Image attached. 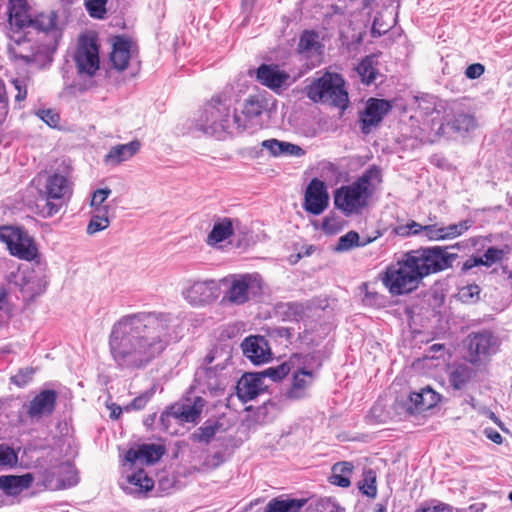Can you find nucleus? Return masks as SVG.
<instances>
[{
    "instance_id": "45",
    "label": "nucleus",
    "mask_w": 512,
    "mask_h": 512,
    "mask_svg": "<svg viewBox=\"0 0 512 512\" xmlns=\"http://www.w3.org/2000/svg\"><path fill=\"white\" fill-rule=\"evenodd\" d=\"M472 222L470 220H463L456 224H450L446 227H441L443 232V240L454 239L465 233L470 227Z\"/></svg>"
},
{
    "instance_id": "49",
    "label": "nucleus",
    "mask_w": 512,
    "mask_h": 512,
    "mask_svg": "<svg viewBox=\"0 0 512 512\" xmlns=\"http://www.w3.org/2000/svg\"><path fill=\"white\" fill-rule=\"evenodd\" d=\"M481 289L476 284H469L459 290L458 296L463 303H475L480 299Z\"/></svg>"
},
{
    "instance_id": "40",
    "label": "nucleus",
    "mask_w": 512,
    "mask_h": 512,
    "mask_svg": "<svg viewBox=\"0 0 512 512\" xmlns=\"http://www.w3.org/2000/svg\"><path fill=\"white\" fill-rule=\"evenodd\" d=\"M46 289V283L37 275H31L27 281L21 284V292L29 299H34Z\"/></svg>"
},
{
    "instance_id": "39",
    "label": "nucleus",
    "mask_w": 512,
    "mask_h": 512,
    "mask_svg": "<svg viewBox=\"0 0 512 512\" xmlns=\"http://www.w3.org/2000/svg\"><path fill=\"white\" fill-rule=\"evenodd\" d=\"M296 358H297V356L295 355V356L291 357L288 362H284L275 367H269V368L265 369L264 371L260 372L259 374H260L262 381L264 382V379L266 377L270 378L271 380H273L275 382L282 380L290 372Z\"/></svg>"
},
{
    "instance_id": "20",
    "label": "nucleus",
    "mask_w": 512,
    "mask_h": 512,
    "mask_svg": "<svg viewBox=\"0 0 512 512\" xmlns=\"http://www.w3.org/2000/svg\"><path fill=\"white\" fill-rule=\"evenodd\" d=\"M256 78L262 85L275 91L291 83L289 73L274 64L260 65L256 71Z\"/></svg>"
},
{
    "instance_id": "16",
    "label": "nucleus",
    "mask_w": 512,
    "mask_h": 512,
    "mask_svg": "<svg viewBox=\"0 0 512 512\" xmlns=\"http://www.w3.org/2000/svg\"><path fill=\"white\" fill-rule=\"evenodd\" d=\"M57 398L58 393L55 390H41L25 406L26 415L31 420H39L52 415L56 408Z\"/></svg>"
},
{
    "instance_id": "13",
    "label": "nucleus",
    "mask_w": 512,
    "mask_h": 512,
    "mask_svg": "<svg viewBox=\"0 0 512 512\" xmlns=\"http://www.w3.org/2000/svg\"><path fill=\"white\" fill-rule=\"evenodd\" d=\"M324 44L320 41L319 33L314 30H304L300 35L297 52L307 61L309 68L321 64Z\"/></svg>"
},
{
    "instance_id": "46",
    "label": "nucleus",
    "mask_w": 512,
    "mask_h": 512,
    "mask_svg": "<svg viewBox=\"0 0 512 512\" xmlns=\"http://www.w3.org/2000/svg\"><path fill=\"white\" fill-rule=\"evenodd\" d=\"M357 72L364 83H372L376 78V69L373 66V60L370 57L363 59L357 66Z\"/></svg>"
},
{
    "instance_id": "51",
    "label": "nucleus",
    "mask_w": 512,
    "mask_h": 512,
    "mask_svg": "<svg viewBox=\"0 0 512 512\" xmlns=\"http://www.w3.org/2000/svg\"><path fill=\"white\" fill-rule=\"evenodd\" d=\"M504 256V251L502 249L496 247H489L485 253L479 257L481 260L480 265L491 266L494 263H497L502 260Z\"/></svg>"
},
{
    "instance_id": "14",
    "label": "nucleus",
    "mask_w": 512,
    "mask_h": 512,
    "mask_svg": "<svg viewBox=\"0 0 512 512\" xmlns=\"http://www.w3.org/2000/svg\"><path fill=\"white\" fill-rule=\"evenodd\" d=\"M467 347L470 362L477 363L481 357L494 354L497 351L498 342L492 332L483 330L468 335Z\"/></svg>"
},
{
    "instance_id": "60",
    "label": "nucleus",
    "mask_w": 512,
    "mask_h": 512,
    "mask_svg": "<svg viewBox=\"0 0 512 512\" xmlns=\"http://www.w3.org/2000/svg\"><path fill=\"white\" fill-rule=\"evenodd\" d=\"M41 119L50 127H57L60 122L59 114L50 109L41 111Z\"/></svg>"
},
{
    "instance_id": "47",
    "label": "nucleus",
    "mask_w": 512,
    "mask_h": 512,
    "mask_svg": "<svg viewBox=\"0 0 512 512\" xmlns=\"http://www.w3.org/2000/svg\"><path fill=\"white\" fill-rule=\"evenodd\" d=\"M107 2L108 0H84V5L92 18L104 19L107 13Z\"/></svg>"
},
{
    "instance_id": "35",
    "label": "nucleus",
    "mask_w": 512,
    "mask_h": 512,
    "mask_svg": "<svg viewBox=\"0 0 512 512\" xmlns=\"http://www.w3.org/2000/svg\"><path fill=\"white\" fill-rule=\"evenodd\" d=\"M304 504L305 500L274 498L267 504L265 512H299Z\"/></svg>"
},
{
    "instance_id": "23",
    "label": "nucleus",
    "mask_w": 512,
    "mask_h": 512,
    "mask_svg": "<svg viewBox=\"0 0 512 512\" xmlns=\"http://www.w3.org/2000/svg\"><path fill=\"white\" fill-rule=\"evenodd\" d=\"M391 105L387 100L371 98L366 105L361 118L362 131L369 133L371 128L378 125L383 117L390 111Z\"/></svg>"
},
{
    "instance_id": "31",
    "label": "nucleus",
    "mask_w": 512,
    "mask_h": 512,
    "mask_svg": "<svg viewBox=\"0 0 512 512\" xmlns=\"http://www.w3.org/2000/svg\"><path fill=\"white\" fill-rule=\"evenodd\" d=\"M58 13L55 10L39 12L32 16L30 28L45 34L57 30Z\"/></svg>"
},
{
    "instance_id": "10",
    "label": "nucleus",
    "mask_w": 512,
    "mask_h": 512,
    "mask_svg": "<svg viewBox=\"0 0 512 512\" xmlns=\"http://www.w3.org/2000/svg\"><path fill=\"white\" fill-rule=\"evenodd\" d=\"M73 59L80 75L93 77L97 73L100 68L99 45L94 33L79 36Z\"/></svg>"
},
{
    "instance_id": "22",
    "label": "nucleus",
    "mask_w": 512,
    "mask_h": 512,
    "mask_svg": "<svg viewBox=\"0 0 512 512\" xmlns=\"http://www.w3.org/2000/svg\"><path fill=\"white\" fill-rule=\"evenodd\" d=\"M266 387L259 373H246L237 382L236 394L243 403H246L264 392Z\"/></svg>"
},
{
    "instance_id": "8",
    "label": "nucleus",
    "mask_w": 512,
    "mask_h": 512,
    "mask_svg": "<svg viewBox=\"0 0 512 512\" xmlns=\"http://www.w3.org/2000/svg\"><path fill=\"white\" fill-rule=\"evenodd\" d=\"M411 262L414 264L422 280L431 275L452 267L457 254L447 252L441 246L420 248L408 251Z\"/></svg>"
},
{
    "instance_id": "54",
    "label": "nucleus",
    "mask_w": 512,
    "mask_h": 512,
    "mask_svg": "<svg viewBox=\"0 0 512 512\" xmlns=\"http://www.w3.org/2000/svg\"><path fill=\"white\" fill-rule=\"evenodd\" d=\"M111 190L108 188L105 189H97L92 194L90 206L93 208V211H98V209H108V206L103 205L108 196L110 195Z\"/></svg>"
},
{
    "instance_id": "33",
    "label": "nucleus",
    "mask_w": 512,
    "mask_h": 512,
    "mask_svg": "<svg viewBox=\"0 0 512 512\" xmlns=\"http://www.w3.org/2000/svg\"><path fill=\"white\" fill-rule=\"evenodd\" d=\"M68 189L67 178L63 175L53 174L47 180L46 195L49 199L63 198Z\"/></svg>"
},
{
    "instance_id": "24",
    "label": "nucleus",
    "mask_w": 512,
    "mask_h": 512,
    "mask_svg": "<svg viewBox=\"0 0 512 512\" xmlns=\"http://www.w3.org/2000/svg\"><path fill=\"white\" fill-rule=\"evenodd\" d=\"M314 381V374L303 368L293 372L292 383L286 392V397L291 400H299L307 396L308 390Z\"/></svg>"
},
{
    "instance_id": "7",
    "label": "nucleus",
    "mask_w": 512,
    "mask_h": 512,
    "mask_svg": "<svg viewBox=\"0 0 512 512\" xmlns=\"http://www.w3.org/2000/svg\"><path fill=\"white\" fill-rule=\"evenodd\" d=\"M227 286L224 300L243 305L262 294L263 280L258 273L232 274L222 280Z\"/></svg>"
},
{
    "instance_id": "4",
    "label": "nucleus",
    "mask_w": 512,
    "mask_h": 512,
    "mask_svg": "<svg viewBox=\"0 0 512 512\" xmlns=\"http://www.w3.org/2000/svg\"><path fill=\"white\" fill-rule=\"evenodd\" d=\"M165 452V446L156 443L142 444L136 450L130 448V485L134 486L130 487V494L145 495L153 489V478L146 469L138 465H153Z\"/></svg>"
},
{
    "instance_id": "9",
    "label": "nucleus",
    "mask_w": 512,
    "mask_h": 512,
    "mask_svg": "<svg viewBox=\"0 0 512 512\" xmlns=\"http://www.w3.org/2000/svg\"><path fill=\"white\" fill-rule=\"evenodd\" d=\"M0 241L6 244L12 256L21 260L33 261L38 257L37 245L23 227L1 226Z\"/></svg>"
},
{
    "instance_id": "55",
    "label": "nucleus",
    "mask_w": 512,
    "mask_h": 512,
    "mask_svg": "<svg viewBox=\"0 0 512 512\" xmlns=\"http://www.w3.org/2000/svg\"><path fill=\"white\" fill-rule=\"evenodd\" d=\"M155 394V386L150 387L149 389L145 390L143 393L135 397L130 402V409L133 410H142L147 403L151 400L153 395Z\"/></svg>"
},
{
    "instance_id": "1",
    "label": "nucleus",
    "mask_w": 512,
    "mask_h": 512,
    "mask_svg": "<svg viewBox=\"0 0 512 512\" xmlns=\"http://www.w3.org/2000/svg\"><path fill=\"white\" fill-rule=\"evenodd\" d=\"M181 337L180 321L170 314L130 315V366L144 367Z\"/></svg>"
},
{
    "instance_id": "18",
    "label": "nucleus",
    "mask_w": 512,
    "mask_h": 512,
    "mask_svg": "<svg viewBox=\"0 0 512 512\" xmlns=\"http://www.w3.org/2000/svg\"><path fill=\"white\" fill-rule=\"evenodd\" d=\"M205 406V400L196 396L193 400L186 399L182 403H175L169 408L168 416L181 423H197Z\"/></svg>"
},
{
    "instance_id": "32",
    "label": "nucleus",
    "mask_w": 512,
    "mask_h": 512,
    "mask_svg": "<svg viewBox=\"0 0 512 512\" xmlns=\"http://www.w3.org/2000/svg\"><path fill=\"white\" fill-rule=\"evenodd\" d=\"M474 376L475 371L473 368L466 364H460L449 373V383L454 389L460 390L464 388Z\"/></svg>"
},
{
    "instance_id": "2",
    "label": "nucleus",
    "mask_w": 512,
    "mask_h": 512,
    "mask_svg": "<svg viewBox=\"0 0 512 512\" xmlns=\"http://www.w3.org/2000/svg\"><path fill=\"white\" fill-rule=\"evenodd\" d=\"M193 126L197 131L218 138L247 129L246 123L242 122L236 110L218 98L212 99L197 112Z\"/></svg>"
},
{
    "instance_id": "26",
    "label": "nucleus",
    "mask_w": 512,
    "mask_h": 512,
    "mask_svg": "<svg viewBox=\"0 0 512 512\" xmlns=\"http://www.w3.org/2000/svg\"><path fill=\"white\" fill-rule=\"evenodd\" d=\"M34 481L31 473L0 476V489L9 496H17L28 489Z\"/></svg>"
},
{
    "instance_id": "56",
    "label": "nucleus",
    "mask_w": 512,
    "mask_h": 512,
    "mask_svg": "<svg viewBox=\"0 0 512 512\" xmlns=\"http://www.w3.org/2000/svg\"><path fill=\"white\" fill-rule=\"evenodd\" d=\"M9 113V98L6 91V85L0 78V124L6 119Z\"/></svg>"
},
{
    "instance_id": "62",
    "label": "nucleus",
    "mask_w": 512,
    "mask_h": 512,
    "mask_svg": "<svg viewBox=\"0 0 512 512\" xmlns=\"http://www.w3.org/2000/svg\"><path fill=\"white\" fill-rule=\"evenodd\" d=\"M128 145H120L113 147L110 152L106 155V162L119 163L121 161V156L123 154V150L126 149Z\"/></svg>"
},
{
    "instance_id": "17",
    "label": "nucleus",
    "mask_w": 512,
    "mask_h": 512,
    "mask_svg": "<svg viewBox=\"0 0 512 512\" xmlns=\"http://www.w3.org/2000/svg\"><path fill=\"white\" fill-rule=\"evenodd\" d=\"M29 10L30 6L26 0H9L7 6L9 34L26 33L25 29L30 28L32 19Z\"/></svg>"
},
{
    "instance_id": "3",
    "label": "nucleus",
    "mask_w": 512,
    "mask_h": 512,
    "mask_svg": "<svg viewBox=\"0 0 512 512\" xmlns=\"http://www.w3.org/2000/svg\"><path fill=\"white\" fill-rule=\"evenodd\" d=\"M372 181H381V170L377 166L367 169L356 181L341 186L334 192V205L345 215L359 213L371 196Z\"/></svg>"
},
{
    "instance_id": "25",
    "label": "nucleus",
    "mask_w": 512,
    "mask_h": 512,
    "mask_svg": "<svg viewBox=\"0 0 512 512\" xmlns=\"http://www.w3.org/2000/svg\"><path fill=\"white\" fill-rule=\"evenodd\" d=\"M440 400V395L429 386L421 388L418 392H412L409 396L410 413H419L434 407Z\"/></svg>"
},
{
    "instance_id": "34",
    "label": "nucleus",
    "mask_w": 512,
    "mask_h": 512,
    "mask_svg": "<svg viewBox=\"0 0 512 512\" xmlns=\"http://www.w3.org/2000/svg\"><path fill=\"white\" fill-rule=\"evenodd\" d=\"M333 474L330 477V482L339 487H349L351 484L350 476L353 472V464L350 462H338L332 467Z\"/></svg>"
},
{
    "instance_id": "27",
    "label": "nucleus",
    "mask_w": 512,
    "mask_h": 512,
    "mask_svg": "<svg viewBox=\"0 0 512 512\" xmlns=\"http://www.w3.org/2000/svg\"><path fill=\"white\" fill-rule=\"evenodd\" d=\"M225 365L217 364L215 367L202 368L196 372V382L202 392L209 391L213 395L221 389V382L217 376V371L224 370Z\"/></svg>"
},
{
    "instance_id": "5",
    "label": "nucleus",
    "mask_w": 512,
    "mask_h": 512,
    "mask_svg": "<svg viewBox=\"0 0 512 512\" xmlns=\"http://www.w3.org/2000/svg\"><path fill=\"white\" fill-rule=\"evenodd\" d=\"M381 280L392 296L409 294L415 291L422 282V278L407 252L386 267Z\"/></svg>"
},
{
    "instance_id": "48",
    "label": "nucleus",
    "mask_w": 512,
    "mask_h": 512,
    "mask_svg": "<svg viewBox=\"0 0 512 512\" xmlns=\"http://www.w3.org/2000/svg\"><path fill=\"white\" fill-rule=\"evenodd\" d=\"M36 369L33 367H24L10 377V382L19 388L27 386L33 379Z\"/></svg>"
},
{
    "instance_id": "44",
    "label": "nucleus",
    "mask_w": 512,
    "mask_h": 512,
    "mask_svg": "<svg viewBox=\"0 0 512 512\" xmlns=\"http://www.w3.org/2000/svg\"><path fill=\"white\" fill-rule=\"evenodd\" d=\"M455 508L450 504L442 502L437 499H431L429 501H425L422 503L415 512H454ZM456 512H461V510L456 509Z\"/></svg>"
},
{
    "instance_id": "12",
    "label": "nucleus",
    "mask_w": 512,
    "mask_h": 512,
    "mask_svg": "<svg viewBox=\"0 0 512 512\" xmlns=\"http://www.w3.org/2000/svg\"><path fill=\"white\" fill-rule=\"evenodd\" d=\"M220 286L215 280H189L182 290L184 299L193 306H203L215 301Z\"/></svg>"
},
{
    "instance_id": "61",
    "label": "nucleus",
    "mask_w": 512,
    "mask_h": 512,
    "mask_svg": "<svg viewBox=\"0 0 512 512\" xmlns=\"http://www.w3.org/2000/svg\"><path fill=\"white\" fill-rule=\"evenodd\" d=\"M485 71V68L480 63H474L469 65L465 70V75L469 79L479 78Z\"/></svg>"
},
{
    "instance_id": "57",
    "label": "nucleus",
    "mask_w": 512,
    "mask_h": 512,
    "mask_svg": "<svg viewBox=\"0 0 512 512\" xmlns=\"http://www.w3.org/2000/svg\"><path fill=\"white\" fill-rule=\"evenodd\" d=\"M423 231L424 226L415 221H411L405 225L399 226L397 229V233L401 236L418 235L423 233Z\"/></svg>"
},
{
    "instance_id": "21",
    "label": "nucleus",
    "mask_w": 512,
    "mask_h": 512,
    "mask_svg": "<svg viewBox=\"0 0 512 512\" xmlns=\"http://www.w3.org/2000/svg\"><path fill=\"white\" fill-rule=\"evenodd\" d=\"M241 348L243 354L256 365L268 362L272 356L268 341L260 335L245 338Z\"/></svg>"
},
{
    "instance_id": "53",
    "label": "nucleus",
    "mask_w": 512,
    "mask_h": 512,
    "mask_svg": "<svg viewBox=\"0 0 512 512\" xmlns=\"http://www.w3.org/2000/svg\"><path fill=\"white\" fill-rule=\"evenodd\" d=\"M305 153V150L299 145L286 141H280L279 156L302 157L305 155Z\"/></svg>"
},
{
    "instance_id": "50",
    "label": "nucleus",
    "mask_w": 512,
    "mask_h": 512,
    "mask_svg": "<svg viewBox=\"0 0 512 512\" xmlns=\"http://www.w3.org/2000/svg\"><path fill=\"white\" fill-rule=\"evenodd\" d=\"M359 489L368 497L374 498L377 494L376 476L372 470L367 471L364 474L362 484L359 485Z\"/></svg>"
},
{
    "instance_id": "64",
    "label": "nucleus",
    "mask_w": 512,
    "mask_h": 512,
    "mask_svg": "<svg viewBox=\"0 0 512 512\" xmlns=\"http://www.w3.org/2000/svg\"><path fill=\"white\" fill-rule=\"evenodd\" d=\"M317 508L320 512H337L338 510L337 504L328 498L321 499L317 505Z\"/></svg>"
},
{
    "instance_id": "30",
    "label": "nucleus",
    "mask_w": 512,
    "mask_h": 512,
    "mask_svg": "<svg viewBox=\"0 0 512 512\" xmlns=\"http://www.w3.org/2000/svg\"><path fill=\"white\" fill-rule=\"evenodd\" d=\"M234 233L233 220L228 217L218 219L207 236L206 243L215 246L231 237Z\"/></svg>"
},
{
    "instance_id": "15",
    "label": "nucleus",
    "mask_w": 512,
    "mask_h": 512,
    "mask_svg": "<svg viewBox=\"0 0 512 512\" xmlns=\"http://www.w3.org/2000/svg\"><path fill=\"white\" fill-rule=\"evenodd\" d=\"M328 204L329 194L325 183L313 178L305 190L303 208L312 215H320Z\"/></svg>"
},
{
    "instance_id": "42",
    "label": "nucleus",
    "mask_w": 512,
    "mask_h": 512,
    "mask_svg": "<svg viewBox=\"0 0 512 512\" xmlns=\"http://www.w3.org/2000/svg\"><path fill=\"white\" fill-rule=\"evenodd\" d=\"M370 242H372V238H368L361 242L360 236L357 232L349 231L339 238L336 246V251H348L355 247L365 246Z\"/></svg>"
},
{
    "instance_id": "52",
    "label": "nucleus",
    "mask_w": 512,
    "mask_h": 512,
    "mask_svg": "<svg viewBox=\"0 0 512 512\" xmlns=\"http://www.w3.org/2000/svg\"><path fill=\"white\" fill-rule=\"evenodd\" d=\"M140 70L141 61L139 59L138 46L130 37V78L137 76Z\"/></svg>"
},
{
    "instance_id": "28",
    "label": "nucleus",
    "mask_w": 512,
    "mask_h": 512,
    "mask_svg": "<svg viewBox=\"0 0 512 512\" xmlns=\"http://www.w3.org/2000/svg\"><path fill=\"white\" fill-rule=\"evenodd\" d=\"M110 61L113 67L123 71L128 67V38L124 35H118L113 38Z\"/></svg>"
},
{
    "instance_id": "19",
    "label": "nucleus",
    "mask_w": 512,
    "mask_h": 512,
    "mask_svg": "<svg viewBox=\"0 0 512 512\" xmlns=\"http://www.w3.org/2000/svg\"><path fill=\"white\" fill-rule=\"evenodd\" d=\"M273 99L266 93H257L250 95L243 103L242 114L245 117L244 123L248 126V122L260 124V118L263 113L270 110L273 106Z\"/></svg>"
},
{
    "instance_id": "37",
    "label": "nucleus",
    "mask_w": 512,
    "mask_h": 512,
    "mask_svg": "<svg viewBox=\"0 0 512 512\" xmlns=\"http://www.w3.org/2000/svg\"><path fill=\"white\" fill-rule=\"evenodd\" d=\"M220 428L217 422L207 421L190 435V440L198 443L208 444Z\"/></svg>"
},
{
    "instance_id": "59",
    "label": "nucleus",
    "mask_w": 512,
    "mask_h": 512,
    "mask_svg": "<svg viewBox=\"0 0 512 512\" xmlns=\"http://www.w3.org/2000/svg\"><path fill=\"white\" fill-rule=\"evenodd\" d=\"M442 228L436 224L424 225V235L430 241H443Z\"/></svg>"
},
{
    "instance_id": "29",
    "label": "nucleus",
    "mask_w": 512,
    "mask_h": 512,
    "mask_svg": "<svg viewBox=\"0 0 512 512\" xmlns=\"http://www.w3.org/2000/svg\"><path fill=\"white\" fill-rule=\"evenodd\" d=\"M126 322L124 320L119 321L114 327L110 335V347L112 354L118 362H125L127 353L125 350V344L123 342L126 339Z\"/></svg>"
},
{
    "instance_id": "36",
    "label": "nucleus",
    "mask_w": 512,
    "mask_h": 512,
    "mask_svg": "<svg viewBox=\"0 0 512 512\" xmlns=\"http://www.w3.org/2000/svg\"><path fill=\"white\" fill-rule=\"evenodd\" d=\"M447 126H450L455 132L467 133L474 130L477 123L474 116L466 113H457L453 119L447 121Z\"/></svg>"
},
{
    "instance_id": "11",
    "label": "nucleus",
    "mask_w": 512,
    "mask_h": 512,
    "mask_svg": "<svg viewBox=\"0 0 512 512\" xmlns=\"http://www.w3.org/2000/svg\"><path fill=\"white\" fill-rule=\"evenodd\" d=\"M8 56L12 61L32 64L40 59V56L50 53L39 51L34 41L27 37V33L9 34L7 45Z\"/></svg>"
},
{
    "instance_id": "38",
    "label": "nucleus",
    "mask_w": 512,
    "mask_h": 512,
    "mask_svg": "<svg viewBox=\"0 0 512 512\" xmlns=\"http://www.w3.org/2000/svg\"><path fill=\"white\" fill-rule=\"evenodd\" d=\"M108 211V209H98V211H92V216L86 229L87 234L93 235L108 228L110 224Z\"/></svg>"
},
{
    "instance_id": "6",
    "label": "nucleus",
    "mask_w": 512,
    "mask_h": 512,
    "mask_svg": "<svg viewBox=\"0 0 512 512\" xmlns=\"http://www.w3.org/2000/svg\"><path fill=\"white\" fill-rule=\"evenodd\" d=\"M305 92L314 103L329 104L340 109H345L349 102L345 81L338 73L326 72L315 78Z\"/></svg>"
},
{
    "instance_id": "58",
    "label": "nucleus",
    "mask_w": 512,
    "mask_h": 512,
    "mask_svg": "<svg viewBox=\"0 0 512 512\" xmlns=\"http://www.w3.org/2000/svg\"><path fill=\"white\" fill-rule=\"evenodd\" d=\"M11 83L13 84L15 90L17 91V93L15 95V101L23 102L27 98V95H28L27 84H26L25 80L14 78L11 80Z\"/></svg>"
},
{
    "instance_id": "43",
    "label": "nucleus",
    "mask_w": 512,
    "mask_h": 512,
    "mask_svg": "<svg viewBox=\"0 0 512 512\" xmlns=\"http://www.w3.org/2000/svg\"><path fill=\"white\" fill-rule=\"evenodd\" d=\"M362 289L364 290V297L362 299L363 303L366 306L370 307H384L386 303V298L384 295L378 293L377 291L370 288L368 283H364L362 285Z\"/></svg>"
},
{
    "instance_id": "63",
    "label": "nucleus",
    "mask_w": 512,
    "mask_h": 512,
    "mask_svg": "<svg viewBox=\"0 0 512 512\" xmlns=\"http://www.w3.org/2000/svg\"><path fill=\"white\" fill-rule=\"evenodd\" d=\"M279 144L280 140L267 139L261 143L262 148H265L274 157H279Z\"/></svg>"
},
{
    "instance_id": "41",
    "label": "nucleus",
    "mask_w": 512,
    "mask_h": 512,
    "mask_svg": "<svg viewBox=\"0 0 512 512\" xmlns=\"http://www.w3.org/2000/svg\"><path fill=\"white\" fill-rule=\"evenodd\" d=\"M59 474L65 477L60 479L59 483L56 485L58 489H66L75 486L79 481L75 466L69 462L62 463L59 466Z\"/></svg>"
}]
</instances>
